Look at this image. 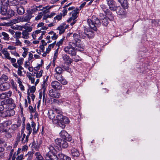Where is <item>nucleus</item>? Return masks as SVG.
Returning <instances> with one entry per match:
<instances>
[{
    "label": "nucleus",
    "mask_w": 160,
    "mask_h": 160,
    "mask_svg": "<svg viewBox=\"0 0 160 160\" xmlns=\"http://www.w3.org/2000/svg\"><path fill=\"white\" fill-rule=\"evenodd\" d=\"M21 134L20 133H19L17 134V136L16 138V140L17 142H19L20 140V139L21 138V141L22 142V143L23 142L25 138V137H26V134L25 133H23H23L24 132V130L22 129L21 130Z\"/></svg>",
    "instance_id": "obj_23"
},
{
    "label": "nucleus",
    "mask_w": 160,
    "mask_h": 160,
    "mask_svg": "<svg viewBox=\"0 0 160 160\" xmlns=\"http://www.w3.org/2000/svg\"><path fill=\"white\" fill-rule=\"evenodd\" d=\"M15 44L17 46H21L22 45V42L20 41L18 39H16L15 41Z\"/></svg>",
    "instance_id": "obj_62"
},
{
    "label": "nucleus",
    "mask_w": 160,
    "mask_h": 160,
    "mask_svg": "<svg viewBox=\"0 0 160 160\" xmlns=\"http://www.w3.org/2000/svg\"><path fill=\"white\" fill-rule=\"evenodd\" d=\"M48 94L50 97L53 98H58L60 96L59 93L57 92L53 89H51L49 91Z\"/></svg>",
    "instance_id": "obj_19"
},
{
    "label": "nucleus",
    "mask_w": 160,
    "mask_h": 160,
    "mask_svg": "<svg viewBox=\"0 0 160 160\" xmlns=\"http://www.w3.org/2000/svg\"><path fill=\"white\" fill-rule=\"evenodd\" d=\"M68 26L69 25H66L65 23H63L60 25L57 28V29L59 31V34H61L63 33L65 31V29H66Z\"/></svg>",
    "instance_id": "obj_20"
},
{
    "label": "nucleus",
    "mask_w": 160,
    "mask_h": 160,
    "mask_svg": "<svg viewBox=\"0 0 160 160\" xmlns=\"http://www.w3.org/2000/svg\"><path fill=\"white\" fill-rule=\"evenodd\" d=\"M2 53L4 55L5 58L10 61L11 63L16 62L15 58H12L10 57V53L7 50V49L4 48L2 50Z\"/></svg>",
    "instance_id": "obj_8"
},
{
    "label": "nucleus",
    "mask_w": 160,
    "mask_h": 160,
    "mask_svg": "<svg viewBox=\"0 0 160 160\" xmlns=\"http://www.w3.org/2000/svg\"><path fill=\"white\" fill-rule=\"evenodd\" d=\"M48 117L49 118L52 120L53 122V120L56 117V115L54 111L52 110H50L48 112Z\"/></svg>",
    "instance_id": "obj_31"
},
{
    "label": "nucleus",
    "mask_w": 160,
    "mask_h": 160,
    "mask_svg": "<svg viewBox=\"0 0 160 160\" xmlns=\"http://www.w3.org/2000/svg\"><path fill=\"white\" fill-rule=\"evenodd\" d=\"M87 22L91 30L86 28V32L87 38L90 39L93 38L95 35L94 32L91 30L94 31H97V28L100 26L101 23L100 20L94 16H92L91 19H88Z\"/></svg>",
    "instance_id": "obj_1"
},
{
    "label": "nucleus",
    "mask_w": 160,
    "mask_h": 160,
    "mask_svg": "<svg viewBox=\"0 0 160 160\" xmlns=\"http://www.w3.org/2000/svg\"><path fill=\"white\" fill-rule=\"evenodd\" d=\"M55 143L60 147L67 148L68 144L66 141V139L62 140L61 138H57L55 140Z\"/></svg>",
    "instance_id": "obj_6"
},
{
    "label": "nucleus",
    "mask_w": 160,
    "mask_h": 160,
    "mask_svg": "<svg viewBox=\"0 0 160 160\" xmlns=\"http://www.w3.org/2000/svg\"><path fill=\"white\" fill-rule=\"evenodd\" d=\"M76 51L73 48L72 50H71V54L72 56V60L76 62L79 61L80 58L78 56H76Z\"/></svg>",
    "instance_id": "obj_26"
},
{
    "label": "nucleus",
    "mask_w": 160,
    "mask_h": 160,
    "mask_svg": "<svg viewBox=\"0 0 160 160\" xmlns=\"http://www.w3.org/2000/svg\"><path fill=\"white\" fill-rule=\"evenodd\" d=\"M49 35H48L46 38V40H47V43H50L52 41L50 40L51 38L53 40H56L58 37V35L53 31H51L48 33Z\"/></svg>",
    "instance_id": "obj_9"
},
{
    "label": "nucleus",
    "mask_w": 160,
    "mask_h": 160,
    "mask_svg": "<svg viewBox=\"0 0 160 160\" xmlns=\"http://www.w3.org/2000/svg\"><path fill=\"white\" fill-rule=\"evenodd\" d=\"M62 58L65 62L63 67L66 70H68L69 69V63H70L69 56L66 54H63L62 56Z\"/></svg>",
    "instance_id": "obj_5"
},
{
    "label": "nucleus",
    "mask_w": 160,
    "mask_h": 160,
    "mask_svg": "<svg viewBox=\"0 0 160 160\" xmlns=\"http://www.w3.org/2000/svg\"><path fill=\"white\" fill-rule=\"evenodd\" d=\"M63 118V116L62 114L56 115L55 118L53 120V123L58 124L62 128H64L65 127V125L62 122Z\"/></svg>",
    "instance_id": "obj_3"
},
{
    "label": "nucleus",
    "mask_w": 160,
    "mask_h": 160,
    "mask_svg": "<svg viewBox=\"0 0 160 160\" xmlns=\"http://www.w3.org/2000/svg\"><path fill=\"white\" fill-rule=\"evenodd\" d=\"M53 111L55 112V113L56 114V115L61 114L62 112L58 108H55L54 109V110Z\"/></svg>",
    "instance_id": "obj_57"
},
{
    "label": "nucleus",
    "mask_w": 160,
    "mask_h": 160,
    "mask_svg": "<svg viewBox=\"0 0 160 160\" xmlns=\"http://www.w3.org/2000/svg\"><path fill=\"white\" fill-rule=\"evenodd\" d=\"M7 49L10 50L11 51H13L16 50V47L13 46L9 45L7 47Z\"/></svg>",
    "instance_id": "obj_59"
},
{
    "label": "nucleus",
    "mask_w": 160,
    "mask_h": 160,
    "mask_svg": "<svg viewBox=\"0 0 160 160\" xmlns=\"http://www.w3.org/2000/svg\"><path fill=\"white\" fill-rule=\"evenodd\" d=\"M14 12L12 10L9 9L7 11L6 16H7L9 18L14 15Z\"/></svg>",
    "instance_id": "obj_36"
},
{
    "label": "nucleus",
    "mask_w": 160,
    "mask_h": 160,
    "mask_svg": "<svg viewBox=\"0 0 160 160\" xmlns=\"http://www.w3.org/2000/svg\"><path fill=\"white\" fill-rule=\"evenodd\" d=\"M51 85L52 88L55 90H61L62 89V85L57 81H52L51 83Z\"/></svg>",
    "instance_id": "obj_13"
},
{
    "label": "nucleus",
    "mask_w": 160,
    "mask_h": 160,
    "mask_svg": "<svg viewBox=\"0 0 160 160\" xmlns=\"http://www.w3.org/2000/svg\"><path fill=\"white\" fill-rule=\"evenodd\" d=\"M22 34V38L25 39H28L29 38V33H28L26 30H23L21 33Z\"/></svg>",
    "instance_id": "obj_38"
},
{
    "label": "nucleus",
    "mask_w": 160,
    "mask_h": 160,
    "mask_svg": "<svg viewBox=\"0 0 160 160\" xmlns=\"http://www.w3.org/2000/svg\"><path fill=\"white\" fill-rule=\"evenodd\" d=\"M25 29V30H26L28 33L31 32L32 30V27L30 26H25L23 27Z\"/></svg>",
    "instance_id": "obj_51"
},
{
    "label": "nucleus",
    "mask_w": 160,
    "mask_h": 160,
    "mask_svg": "<svg viewBox=\"0 0 160 160\" xmlns=\"http://www.w3.org/2000/svg\"><path fill=\"white\" fill-rule=\"evenodd\" d=\"M56 42V41H55L52 44H50L49 45L48 48H47L46 51L48 53H49L50 51L51 50V48H53L54 47V45H55Z\"/></svg>",
    "instance_id": "obj_42"
},
{
    "label": "nucleus",
    "mask_w": 160,
    "mask_h": 160,
    "mask_svg": "<svg viewBox=\"0 0 160 160\" xmlns=\"http://www.w3.org/2000/svg\"><path fill=\"white\" fill-rule=\"evenodd\" d=\"M29 90L31 92H34L36 90L35 87L34 86H32L29 88Z\"/></svg>",
    "instance_id": "obj_63"
},
{
    "label": "nucleus",
    "mask_w": 160,
    "mask_h": 160,
    "mask_svg": "<svg viewBox=\"0 0 160 160\" xmlns=\"http://www.w3.org/2000/svg\"><path fill=\"white\" fill-rule=\"evenodd\" d=\"M1 114V116L2 117L11 116L14 114V110L11 109L4 111Z\"/></svg>",
    "instance_id": "obj_16"
},
{
    "label": "nucleus",
    "mask_w": 160,
    "mask_h": 160,
    "mask_svg": "<svg viewBox=\"0 0 160 160\" xmlns=\"http://www.w3.org/2000/svg\"><path fill=\"white\" fill-rule=\"evenodd\" d=\"M10 52L15 57H20L19 54L16 52V50L13 51H11Z\"/></svg>",
    "instance_id": "obj_49"
},
{
    "label": "nucleus",
    "mask_w": 160,
    "mask_h": 160,
    "mask_svg": "<svg viewBox=\"0 0 160 160\" xmlns=\"http://www.w3.org/2000/svg\"><path fill=\"white\" fill-rule=\"evenodd\" d=\"M30 135L27 134L25 137L24 139L23 142L22 143L23 144H25L26 143H27L28 141V138Z\"/></svg>",
    "instance_id": "obj_61"
},
{
    "label": "nucleus",
    "mask_w": 160,
    "mask_h": 160,
    "mask_svg": "<svg viewBox=\"0 0 160 160\" xmlns=\"http://www.w3.org/2000/svg\"><path fill=\"white\" fill-rule=\"evenodd\" d=\"M3 2V4H6V5L16 6L18 4L17 0H2Z\"/></svg>",
    "instance_id": "obj_14"
},
{
    "label": "nucleus",
    "mask_w": 160,
    "mask_h": 160,
    "mask_svg": "<svg viewBox=\"0 0 160 160\" xmlns=\"http://www.w3.org/2000/svg\"><path fill=\"white\" fill-rule=\"evenodd\" d=\"M12 124V122L11 121L8 120L7 121L3 123V126L5 127H8Z\"/></svg>",
    "instance_id": "obj_53"
},
{
    "label": "nucleus",
    "mask_w": 160,
    "mask_h": 160,
    "mask_svg": "<svg viewBox=\"0 0 160 160\" xmlns=\"http://www.w3.org/2000/svg\"><path fill=\"white\" fill-rule=\"evenodd\" d=\"M23 69V68L21 66H19V68H18V70L17 71V73L18 75L20 76H22V70Z\"/></svg>",
    "instance_id": "obj_45"
},
{
    "label": "nucleus",
    "mask_w": 160,
    "mask_h": 160,
    "mask_svg": "<svg viewBox=\"0 0 160 160\" xmlns=\"http://www.w3.org/2000/svg\"><path fill=\"white\" fill-rule=\"evenodd\" d=\"M42 144V141L40 140H38V142L37 141V143L34 142L33 143V148L37 151H38L39 148V146Z\"/></svg>",
    "instance_id": "obj_32"
},
{
    "label": "nucleus",
    "mask_w": 160,
    "mask_h": 160,
    "mask_svg": "<svg viewBox=\"0 0 160 160\" xmlns=\"http://www.w3.org/2000/svg\"><path fill=\"white\" fill-rule=\"evenodd\" d=\"M62 17V15L61 13L60 14L57 15L54 18L55 19H57L58 20H60Z\"/></svg>",
    "instance_id": "obj_60"
},
{
    "label": "nucleus",
    "mask_w": 160,
    "mask_h": 160,
    "mask_svg": "<svg viewBox=\"0 0 160 160\" xmlns=\"http://www.w3.org/2000/svg\"><path fill=\"white\" fill-rule=\"evenodd\" d=\"M44 157L46 160H55L57 158L53 153L50 152H48L45 154Z\"/></svg>",
    "instance_id": "obj_10"
},
{
    "label": "nucleus",
    "mask_w": 160,
    "mask_h": 160,
    "mask_svg": "<svg viewBox=\"0 0 160 160\" xmlns=\"http://www.w3.org/2000/svg\"><path fill=\"white\" fill-rule=\"evenodd\" d=\"M8 78V76L5 74H3L0 77V83H6Z\"/></svg>",
    "instance_id": "obj_28"
},
{
    "label": "nucleus",
    "mask_w": 160,
    "mask_h": 160,
    "mask_svg": "<svg viewBox=\"0 0 160 160\" xmlns=\"http://www.w3.org/2000/svg\"><path fill=\"white\" fill-rule=\"evenodd\" d=\"M2 36V39L4 40L8 41L9 40L10 38L9 35L5 32H2L1 35L0 34V37H1Z\"/></svg>",
    "instance_id": "obj_30"
},
{
    "label": "nucleus",
    "mask_w": 160,
    "mask_h": 160,
    "mask_svg": "<svg viewBox=\"0 0 160 160\" xmlns=\"http://www.w3.org/2000/svg\"><path fill=\"white\" fill-rule=\"evenodd\" d=\"M71 152L72 153V155L73 157H78L79 155V153L78 151V150L74 148L73 149H72L71 151Z\"/></svg>",
    "instance_id": "obj_34"
},
{
    "label": "nucleus",
    "mask_w": 160,
    "mask_h": 160,
    "mask_svg": "<svg viewBox=\"0 0 160 160\" xmlns=\"http://www.w3.org/2000/svg\"><path fill=\"white\" fill-rule=\"evenodd\" d=\"M55 70L56 73H62L63 70L61 67H58L55 68Z\"/></svg>",
    "instance_id": "obj_46"
},
{
    "label": "nucleus",
    "mask_w": 160,
    "mask_h": 160,
    "mask_svg": "<svg viewBox=\"0 0 160 160\" xmlns=\"http://www.w3.org/2000/svg\"><path fill=\"white\" fill-rule=\"evenodd\" d=\"M74 8L73 7H71V10H73L71 12V14H72V17H71V25H73L75 23L76 21V19L77 18V14L78 13V9L76 8L73 10Z\"/></svg>",
    "instance_id": "obj_4"
},
{
    "label": "nucleus",
    "mask_w": 160,
    "mask_h": 160,
    "mask_svg": "<svg viewBox=\"0 0 160 160\" xmlns=\"http://www.w3.org/2000/svg\"><path fill=\"white\" fill-rule=\"evenodd\" d=\"M62 122L63 123H64V124L65 125V124L69 123V120L67 117L63 116Z\"/></svg>",
    "instance_id": "obj_48"
},
{
    "label": "nucleus",
    "mask_w": 160,
    "mask_h": 160,
    "mask_svg": "<svg viewBox=\"0 0 160 160\" xmlns=\"http://www.w3.org/2000/svg\"><path fill=\"white\" fill-rule=\"evenodd\" d=\"M120 3L122 7L125 9H127L128 7V3L127 0H118Z\"/></svg>",
    "instance_id": "obj_29"
},
{
    "label": "nucleus",
    "mask_w": 160,
    "mask_h": 160,
    "mask_svg": "<svg viewBox=\"0 0 160 160\" xmlns=\"http://www.w3.org/2000/svg\"><path fill=\"white\" fill-rule=\"evenodd\" d=\"M12 93V92L11 91L2 93L0 94V99H3L6 98H8L11 96Z\"/></svg>",
    "instance_id": "obj_21"
},
{
    "label": "nucleus",
    "mask_w": 160,
    "mask_h": 160,
    "mask_svg": "<svg viewBox=\"0 0 160 160\" xmlns=\"http://www.w3.org/2000/svg\"><path fill=\"white\" fill-rule=\"evenodd\" d=\"M61 74V73H55L54 75L56 79L59 81H61V80L63 78Z\"/></svg>",
    "instance_id": "obj_41"
},
{
    "label": "nucleus",
    "mask_w": 160,
    "mask_h": 160,
    "mask_svg": "<svg viewBox=\"0 0 160 160\" xmlns=\"http://www.w3.org/2000/svg\"><path fill=\"white\" fill-rule=\"evenodd\" d=\"M84 32L79 31L78 35L80 38L85 39L87 38L85 29H84Z\"/></svg>",
    "instance_id": "obj_37"
},
{
    "label": "nucleus",
    "mask_w": 160,
    "mask_h": 160,
    "mask_svg": "<svg viewBox=\"0 0 160 160\" xmlns=\"http://www.w3.org/2000/svg\"><path fill=\"white\" fill-rule=\"evenodd\" d=\"M65 156H65L62 153H59L58 154V158L60 160H64V158Z\"/></svg>",
    "instance_id": "obj_52"
},
{
    "label": "nucleus",
    "mask_w": 160,
    "mask_h": 160,
    "mask_svg": "<svg viewBox=\"0 0 160 160\" xmlns=\"http://www.w3.org/2000/svg\"><path fill=\"white\" fill-rule=\"evenodd\" d=\"M28 109L30 112H34L35 111L36 109H33V107L31 106H29Z\"/></svg>",
    "instance_id": "obj_64"
},
{
    "label": "nucleus",
    "mask_w": 160,
    "mask_h": 160,
    "mask_svg": "<svg viewBox=\"0 0 160 160\" xmlns=\"http://www.w3.org/2000/svg\"><path fill=\"white\" fill-rule=\"evenodd\" d=\"M1 5L0 7V13L2 15H6L7 11V5L6 4H3V2L1 0Z\"/></svg>",
    "instance_id": "obj_15"
},
{
    "label": "nucleus",
    "mask_w": 160,
    "mask_h": 160,
    "mask_svg": "<svg viewBox=\"0 0 160 160\" xmlns=\"http://www.w3.org/2000/svg\"><path fill=\"white\" fill-rule=\"evenodd\" d=\"M102 24L105 26H107L109 23V18L105 17L101 19Z\"/></svg>",
    "instance_id": "obj_33"
},
{
    "label": "nucleus",
    "mask_w": 160,
    "mask_h": 160,
    "mask_svg": "<svg viewBox=\"0 0 160 160\" xmlns=\"http://www.w3.org/2000/svg\"><path fill=\"white\" fill-rule=\"evenodd\" d=\"M22 49L24 50V51L22 53V56L24 58H25L27 55V52L28 51V49L24 47L22 48Z\"/></svg>",
    "instance_id": "obj_47"
},
{
    "label": "nucleus",
    "mask_w": 160,
    "mask_h": 160,
    "mask_svg": "<svg viewBox=\"0 0 160 160\" xmlns=\"http://www.w3.org/2000/svg\"><path fill=\"white\" fill-rule=\"evenodd\" d=\"M107 3L109 6L110 9L113 11H114L116 7L115 2L112 0H107Z\"/></svg>",
    "instance_id": "obj_22"
},
{
    "label": "nucleus",
    "mask_w": 160,
    "mask_h": 160,
    "mask_svg": "<svg viewBox=\"0 0 160 160\" xmlns=\"http://www.w3.org/2000/svg\"><path fill=\"white\" fill-rule=\"evenodd\" d=\"M70 5V3H68L67 5L65 6L63 8H64V9L62 10V14L63 16H65L67 13V9H66V8L68 7Z\"/></svg>",
    "instance_id": "obj_44"
},
{
    "label": "nucleus",
    "mask_w": 160,
    "mask_h": 160,
    "mask_svg": "<svg viewBox=\"0 0 160 160\" xmlns=\"http://www.w3.org/2000/svg\"><path fill=\"white\" fill-rule=\"evenodd\" d=\"M43 7L44 8V9L42 10V11L40 12L38 14V15L35 17V20H38L40 19L42 17L43 14H44L45 13H47L49 12V9L51 8L52 7V6H51L50 7H48V6Z\"/></svg>",
    "instance_id": "obj_7"
},
{
    "label": "nucleus",
    "mask_w": 160,
    "mask_h": 160,
    "mask_svg": "<svg viewBox=\"0 0 160 160\" xmlns=\"http://www.w3.org/2000/svg\"><path fill=\"white\" fill-rule=\"evenodd\" d=\"M26 129L27 131V134L30 135L32 132V129L31 128L30 124L28 123L26 125Z\"/></svg>",
    "instance_id": "obj_40"
},
{
    "label": "nucleus",
    "mask_w": 160,
    "mask_h": 160,
    "mask_svg": "<svg viewBox=\"0 0 160 160\" xmlns=\"http://www.w3.org/2000/svg\"><path fill=\"white\" fill-rule=\"evenodd\" d=\"M13 100L11 98H9L4 99L1 102V103L3 106L5 105L11 104L12 105V106L15 107V104L13 103Z\"/></svg>",
    "instance_id": "obj_18"
},
{
    "label": "nucleus",
    "mask_w": 160,
    "mask_h": 160,
    "mask_svg": "<svg viewBox=\"0 0 160 160\" xmlns=\"http://www.w3.org/2000/svg\"><path fill=\"white\" fill-rule=\"evenodd\" d=\"M17 2L19 5H20V4L21 5H25L27 3V1L26 0H17Z\"/></svg>",
    "instance_id": "obj_50"
},
{
    "label": "nucleus",
    "mask_w": 160,
    "mask_h": 160,
    "mask_svg": "<svg viewBox=\"0 0 160 160\" xmlns=\"http://www.w3.org/2000/svg\"><path fill=\"white\" fill-rule=\"evenodd\" d=\"M79 38H80L78 34L74 33L71 38V43H72V45L73 46H75L76 44L78 42L79 43L81 40Z\"/></svg>",
    "instance_id": "obj_11"
},
{
    "label": "nucleus",
    "mask_w": 160,
    "mask_h": 160,
    "mask_svg": "<svg viewBox=\"0 0 160 160\" xmlns=\"http://www.w3.org/2000/svg\"><path fill=\"white\" fill-rule=\"evenodd\" d=\"M116 13L119 15L124 16L126 14L125 9L122 8L120 6H117L115 9Z\"/></svg>",
    "instance_id": "obj_12"
},
{
    "label": "nucleus",
    "mask_w": 160,
    "mask_h": 160,
    "mask_svg": "<svg viewBox=\"0 0 160 160\" xmlns=\"http://www.w3.org/2000/svg\"><path fill=\"white\" fill-rule=\"evenodd\" d=\"M59 135L61 137L63 138L64 139L66 138L67 137L69 136L67 132L64 130L62 131L59 133Z\"/></svg>",
    "instance_id": "obj_39"
},
{
    "label": "nucleus",
    "mask_w": 160,
    "mask_h": 160,
    "mask_svg": "<svg viewBox=\"0 0 160 160\" xmlns=\"http://www.w3.org/2000/svg\"><path fill=\"white\" fill-rule=\"evenodd\" d=\"M16 6L17 9V13L19 15H22L25 12L24 8L22 6L17 5Z\"/></svg>",
    "instance_id": "obj_27"
},
{
    "label": "nucleus",
    "mask_w": 160,
    "mask_h": 160,
    "mask_svg": "<svg viewBox=\"0 0 160 160\" xmlns=\"http://www.w3.org/2000/svg\"><path fill=\"white\" fill-rule=\"evenodd\" d=\"M21 33L20 32H15L14 37L16 39L20 38L21 37Z\"/></svg>",
    "instance_id": "obj_43"
},
{
    "label": "nucleus",
    "mask_w": 160,
    "mask_h": 160,
    "mask_svg": "<svg viewBox=\"0 0 160 160\" xmlns=\"http://www.w3.org/2000/svg\"><path fill=\"white\" fill-rule=\"evenodd\" d=\"M34 160H43V158L41 155L40 153L38 152H37L35 153Z\"/></svg>",
    "instance_id": "obj_35"
},
{
    "label": "nucleus",
    "mask_w": 160,
    "mask_h": 160,
    "mask_svg": "<svg viewBox=\"0 0 160 160\" xmlns=\"http://www.w3.org/2000/svg\"><path fill=\"white\" fill-rule=\"evenodd\" d=\"M43 9H44V8L42 5H39L38 6H33L31 10L28 11L27 14L25 16L20 17V21L23 22L29 21L32 17H34V16L32 15V14L33 12L36 11L42 10Z\"/></svg>",
    "instance_id": "obj_2"
},
{
    "label": "nucleus",
    "mask_w": 160,
    "mask_h": 160,
    "mask_svg": "<svg viewBox=\"0 0 160 160\" xmlns=\"http://www.w3.org/2000/svg\"><path fill=\"white\" fill-rule=\"evenodd\" d=\"M47 86V83L45 81H44L42 85V89L40 91L42 92V93L43 99V100L46 97L45 91L46 90V88Z\"/></svg>",
    "instance_id": "obj_24"
},
{
    "label": "nucleus",
    "mask_w": 160,
    "mask_h": 160,
    "mask_svg": "<svg viewBox=\"0 0 160 160\" xmlns=\"http://www.w3.org/2000/svg\"><path fill=\"white\" fill-rule=\"evenodd\" d=\"M71 49L72 50V49L73 48L76 51L77 50L78 51H83L84 49V46L82 44H78L77 43L76 44L75 46H73L72 45H71Z\"/></svg>",
    "instance_id": "obj_17"
},
{
    "label": "nucleus",
    "mask_w": 160,
    "mask_h": 160,
    "mask_svg": "<svg viewBox=\"0 0 160 160\" xmlns=\"http://www.w3.org/2000/svg\"><path fill=\"white\" fill-rule=\"evenodd\" d=\"M10 87V84L8 83H4L0 84V91H4L8 89Z\"/></svg>",
    "instance_id": "obj_25"
},
{
    "label": "nucleus",
    "mask_w": 160,
    "mask_h": 160,
    "mask_svg": "<svg viewBox=\"0 0 160 160\" xmlns=\"http://www.w3.org/2000/svg\"><path fill=\"white\" fill-rule=\"evenodd\" d=\"M48 148L49 150V152H52L54 153V151L55 150L52 146L51 145H49V146L48 147Z\"/></svg>",
    "instance_id": "obj_58"
},
{
    "label": "nucleus",
    "mask_w": 160,
    "mask_h": 160,
    "mask_svg": "<svg viewBox=\"0 0 160 160\" xmlns=\"http://www.w3.org/2000/svg\"><path fill=\"white\" fill-rule=\"evenodd\" d=\"M24 59L23 58H20L19 59L17 60V63L18 65L21 66L22 64Z\"/></svg>",
    "instance_id": "obj_54"
},
{
    "label": "nucleus",
    "mask_w": 160,
    "mask_h": 160,
    "mask_svg": "<svg viewBox=\"0 0 160 160\" xmlns=\"http://www.w3.org/2000/svg\"><path fill=\"white\" fill-rule=\"evenodd\" d=\"M64 51L65 52L69 54L70 53V46H67L65 47L64 48Z\"/></svg>",
    "instance_id": "obj_55"
},
{
    "label": "nucleus",
    "mask_w": 160,
    "mask_h": 160,
    "mask_svg": "<svg viewBox=\"0 0 160 160\" xmlns=\"http://www.w3.org/2000/svg\"><path fill=\"white\" fill-rule=\"evenodd\" d=\"M43 72L42 70H41L40 71L36 73V77L37 78H39L42 76V73Z\"/></svg>",
    "instance_id": "obj_56"
}]
</instances>
